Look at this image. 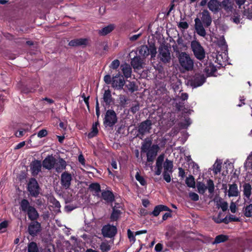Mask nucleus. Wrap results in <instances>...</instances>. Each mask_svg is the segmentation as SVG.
I'll use <instances>...</instances> for the list:
<instances>
[{
	"label": "nucleus",
	"instance_id": "nucleus-1",
	"mask_svg": "<svg viewBox=\"0 0 252 252\" xmlns=\"http://www.w3.org/2000/svg\"><path fill=\"white\" fill-rule=\"evenodd\" d=\"M201 17L200 19L196 18L194 20V28L197 33L201 36L205 37L206 35V32L203 27L202 23L205 26L208 27L212 23V18L209 11L207 10H204L201 13Z\"/></svg>",
	"mask_w": 252,
	"mask_h": 252
},
{
	"label": "nucleus",
	"instance_id": "nucleus-4",
	"mask_svg": "<svg viewBox=\"0 0 252 252\" xmlns=\"http://www.w3.org/2000/svg\"><path fill=\"white\" fill-rule=\"evenodd\" d=\"M191 48L195 57L197 59L201 60L205 58V51L198 41L196 40L191 41Z\"/></svg>",
	"mask_w": 252,
	"mask_h": 252
},
{
	"label": "nucleus",
	"instance_id": "nucleus-48",
	"mask_svg": "<svg viewBox=\"0 0 252 252\" xmlns=\"http://www.w3.org/2000/svg\"><path fill=\"white\" fill-rule=\"evenodd\" d=\"M149 55L151 56V58H155L157 54V49L154 46H150L149 48Z\"/></svg>",
	"mask_w": 252,
	"mask_h": 252
},
{
	"label": "nucleus",
	"instance_id": "nucleus-43",
	"mask_svg": "<svg viewBox=\"0 0 252 252\" xmlns=\"http://www.w3.org/2000/svg\"><path fill=\"white\" fill-rule=\"evenodd\" d=\"M100 248L103 252H106L109 251L111 248L108 242H103L100 246Z\"/></svg>",
	"mask_w": 252,
	"mask_h": 252
},
{
	"label": "nucleus",
	"instance_id": "nucleus-6",
	"mask_svg": "<svg viewBox=\"0 0 252 252\" xmlns=\"http://www.w3.org/2000/svg\"><path fill=\"white\" fill-rule=\"evenodd\" d=\"M117 118L114 111L108 110L107 111L104 120V125L106 126L111 127L117 122Z\"/></svg>",
	"mask_w": 252,
	"mask_h": 252
},
{
	"label": "nucleus",
	"instance_id": "nucleus-51",
	"mask_svg": "<svg viewBox=\"0 0 252 252\" xmlns=\"http://www.w3.org/2000/svg\"><path fill=\"white\" fill-rule=\"evenodd\" d=\"M171 174L170 172H163V179L167 183H169L171 181Z\"/></svg>",
	"mask_w": 252,
	"mask_h": 252
},
{
	"label": "nucleus",
	"instance_id": "nucleus-58",
	"mask_svg": "<svg viewBox=\"0 0 252 252\" xmlns=\"http://www.w3.org/2000/svg\"><path fill=\"white\" fill-rule=\"evenodd\" d=\"M142 35L141 33H139L137 34L133 35L129 37V39L130 41L133 42L134 41L137 40Z\"/></svg>",
	"mask_w": 252,
	"mask_h": 252
},
{
	"label": "nucleus",
	"instance_id": "nucleus-61",
	"mask_svg": "<svg viewBox=\"0 0 252 252\" xmlns=\"http://www.w3.org/2000/svg\"><path fill=\"white\" fill-rule=\"evenodd\" d=\"M163 246L160 243L157 244L155 248V250L157 252H159L161 251L162 250Z\"/></svg>",
	"mask_w": 252,
	"mask_h": 252
},
{
	"label": "nucleus",
	"instance_id": "nucleus-49",
	"mask_svg": "<svg viewBox=\"0 0 252 252\" xmlns=\"http://www.w3.org/2000/svg\"><path fill=\"white\" fill-rule=\"evenodd\" d=\"M151 147L150 142H146L142 146L141 150L142 152L146 153Z\"/></svg>",
	"mask_w": 252,
	"mask_h": 252
},
{
	"label": "nucleus",
	"instance_id": "nucleus-45",
	"mask_svg": "<svg viewBox=\"0 0 252 252\" xmlns=\"http://www.w3.org/2000/svg\"><path fill=\"white\" fill-rule=\"evenodd\" d=\"M120 215V211L117 210H113L111 216V219L112 220H116L119 218Z\"/></svg>",
	"mask_w": 252,
	"mask_h": 252
},
{
	"label": "nucleus",
	"instance_id": "nucleus-36",
	"mask_svg": "<svg viewBox=\"0 0 252 252\" xmlns=\"http://www.w3.org/2000/svg\"><path fill=\"white\" fill-rule=\"evenodd\" d=\"M228 239V237L226 235H219L215 238V241L213 242V244H219L221 242H224L226 241Z\"/></svg>",
	"mask_w": 252,
	"mask_h": 252
},
{
	"label": "nucleus",
	"instance_id": "nucleus-20",
	"mask_svg": "<svg viewBox=\"0 0 252 252\" xmlns=\"http://www.w3.org/2000/svg\"><path fill=\"white\" fill-rule=\"evenodd\" d=\"M101 197L107 202H112L114 200L113 193L109 190H103L101 193Z\"/></svg>",
	"mask_w": 252,
	"mask_h": 252
},
{
	"label": "nucleus",
	"instance_id": "nucleus-31",
	"mask_svg": "<svg viewBox=\"0 0 252 252\" xmlns=\"http://www.w3.org/2000/svg\"><path fill=\"white\" fill-rule=\"evenodd\" d=\"M138 52L140 56L146 57L149 55V47L147 45H142L139 48Z\"/></svg>",
	"mask_w": 252,
	"mask_h": 252
},
{
	"label": "nucleus",
	"instance_id": "nucleus-60",
	"mask_svg": "<svg viewBox=\"0 0 252 252\" xmlns=\"http://www.w3.org/2000/svg\"><path fill=\"white\" fill-rule=\"evenodd\" d=\"M179 27L183 29H187L189 27V25L186 22H181L179 23Z\"/></svg>",
	"mask_w": 252,
	"mask_h": 252
},
{
	"label": "nucleus",
	"instance_id": "nucleus-11",
	"mask_svg": "<svg viewBox=\"0 0 252 252\" xmlns=\"http://www.w3.org/2000/svg\"><path fill=\"white\" fill-rule=\"evenodd\" d=\"M205 78L203 75L196 74L191 81V85L194 88L201 86L205 82Z\"/></svg>",
	"mask_w": 252,
	"mask_h": 252
},
{
	"label": "nucleus",
	"instance_id": "nucleus-62",
	"mask_svg": "<svg viewBox=\"0 0 252 252\" xmlns=\"http://www.w3.org/2000/svg\"><path fill=\"white\" fill-rule=\"evenodd\" d=\"M139 104H137L135 105L134 106H133L131 108V111L133 113H135L137 111H138L139 110Z\"/></svg>",
	"mask_w": 252,
	"mask_h": 252
},
{
	"label": "nucleus",
	"instance_id": "nucleus-63",
	"mask_svg": "<svg viewBox=\"0 0 252 252\" xmlns=\"http://www.w3.org/2000/svg\"><path fill=\"white\" fill-rule=\"evenodd\" d=\"M230 209L231 212L232 213H234L236 212V206L234 202H232L230 204Z\"/></svg>",
	"mask_w": 252,
	"mask_h": 252
},
{
	"label": "nucleus",
	"instance_id": "nucleus-9",
	"mask_svg": "<svg viewBox=\"0 0 252 252\" xmlns=\"http://www.w3.org/2000/svg\"><path fill=\"white\" fill-rule=\"evenodd\" d=\"M72 180V177L70 173L66 171L63 172L61 176L62 186L65 189L69 188Z\"/></svg>",
	"mask_w": 252,
	"mask_h": 252
},
{
	"label": "nucleus",
	"instance_id": "nucleus-16",
	"mask_svg": "<svg viewBox=\"0 0 252 252\" xmlns=\"http://www.w3.org/2000/svg\"><path fill=\"white\" fill-rule=\"evenodd\" d=\"M40 228V224L37 221H33L29 226V232L30 235L34 236L39 231Z\"/></svg>",
	"mask_w": 252,
	"mask_h": 252
},
{
	"label": "nucleus",
	"instance_id": "nucleus-59",
	"mask_svg": "<svg viewBox=\"0 0 252 252\" xmlns=\"http://www.w3.org/2000/svg\"><path fill=\"white\" fill-rule=\"evenodd\" d=\"M127 235L130 241H135V239L133 235V233L130 229L127 230Z\"/></svg>",
	"mask_w": 252,
	"mask_h": 252
},
{
	"label": "nucleus",
	"instance_id": "nucleus-23",
	"mask_svg": "<svg viewBox=\"0 0 252 252\" xmlns=\"http://www.w3.org/2000/svg\"><path fill=\"white\" fill-rule=\"evenodd\" d=\"M221 9L223 8L226 12H231L233 9V4L230 0H223L220 2Z\"/></svg>",
	"mask_w": 252,
	"mask_h": 252
},
{
	"label": "nucleus",
	"instance_id": "nucleus-44",
	"mask_svg": "<svg viewBox=\"0 0 252 252\" xmlns=\"http://www.w3.org/2000/svg\"><path fill=\"white\" fill-rule=\"evenodd\" d=\"M207 189L210 193H212L214 190V184L213 181L211 180H208L207 181Z\"/></svg>",
	"mask_w": 252,
	"mask_h": 252
},
{
	"label": "nucleus",
	"instance_id": "nucleus-52",
	"mask_svg": "<svg viewBox=\"0 0 252 252\" xmlns=\"http://www.w3.org/2000/svg\"><path fill=\"white\" fill-rule=\"evenodd\" d=\"M27 131V130L25 129H20L19 130L17 131L15 133V135L17 137H21L25 134V133Z\"/></svg>",
	"mask_w": 252,
	"mask_h": 252
},
{
	"label": "nucleus",
	"instance_id": "nucleus-32",
	"mask_svg": "<svg viewBox=\"0 0 252 252\" xmlns=\"http://www.w3.org/2000/svg\"><path fill=\"white\" fill-rule=\"evenodd\" d=\"M103 100L106 104H110L112 100V96L110 91L108 89L105 90L103 94Z\"/></svg>",
	"mask_w": 252,
	"mask_h": 252
},
{
	"label": "nucleus",
	"instance_id": "nucleus-56",
	"mask_svg": "<svg viewBox=\"0 0 252 252\" xmlns=\"http://www.w3.org/2000/svg\"><path fill=\"white\" fill-rule=\"evenodd\" d=\"M47 131L46 129H42L37 133V136L39 138H42L46 136L47 135Z\"/></svg>",
	"mask_w": 252,
	"mask_h": 252
},
{
	"label": "nucleus",
	"instance_id": "nucleus-13",
	"mask_svg": "<svg viewBox=\"0 0 252 252\" xmlns=\"http://www.w3.org/2000/svg\"><path fill=\"white\" fill-rule=\"evenodd\" d=\"M159 147L157 145H153L147 153V161H153L157 156Z\"/></svg>",
	"mask_w": 252,
	"mask_h": 252
},
{
	"label": "nucleus",
	"instance_id": "nucleus-42",
	"mask_svg": "<svg viewBox=\"0 0 252 252\" xmlns=\"http://www.w3.org/2000/svg\"><path fill=\"white\" fill-rule=\"evenodd\" d=\"M243 14L247 18L252 20V7L251 8L245 9Z\"/></svg>",
	"mask_w": 252,
	"mask_h": 252
},
{
	"label": "nucleus",
	"instance_id": "nucleus-17",
	"mask_svg": "<svg viewBox=\"0 0 252 252\" xmlns=\"http://www.w3.org/2000/svg\"><path fill=\"white\" fill-rule=\"evenodd\" d=\"M143 60L139 57H134L131 62V64L134 69H139L143 68Z\"/></svg>",
	"mask_w": 252,
	"mask_h": 252
},
{
	"label": "nucleus",
	"instance_id": "nucleus-41",
	"mask_svg": "<svg viewBox=\"0 0 252 252\" xmlns=\"http://www.w3.org/2000/svg\"><path fill=\"white\" fill-rule=\"evenodd\" d=\"M98 133V129L96 127L95 125L93 126L92 127V130L90 132H89L88 134V137L89 138H92L94 136H95Z\"/></svg>",
	"mask_w": 252,
	"mask_h": 252
},
{
	"label": "nucleus",
	"instance_id": "nucleus-57",
	"mask_svg": "<svg viewBox=\"0 0 252 252\" xmlns=\"http://www.w3.org/2000/svg\"><path fill=\"white\" fill-rule=\"evenodd\" d=\"M189 196L191 200L193 201H197L199 200L198 195L194 192H190L189 193Z\"/></svg>",
	"mask_w": 252,
	"mask_h": 252
},
{
	"label": "nucleus",
	"instance_id": "nucleus-19",
	"mask_svg": "<svg viewBox=\"0 0 252 252\" xmlns=\"http://www.w3.org/2000/svg\"><path fill=\"white\" fill-rule=\"evenodd\" d=\"M88 44V40L86 38L75 39L69 42V45L71 46H78L86 45Z\"/></svg>",
	"mask_w": 252,
	"mask_h": 252
},
{
	"label": "nucleus",
	"instance_id": "nucleus-54",
	"mask_svg": "<svg viewBox=\"0 0 252 252\" xmlns=\"http://www.w3.org/2000/svg\"><path fill=\"white\" fill-rule=\"evenodd\" d=\"M8 225V221H4L0 223V232L5 231L6 228Z\"/></svg>",
	"mask_w": 252,
	"mask_h": 252
},
{
	"label": "nucleus",
	"instance_id": "nucleus-35",
	"mask_svg": "<svg viewBox=\"0 0 252 252\" xmlns=\"http://www.w3.org/2000/svg\"><path fill=\"white\" fill-rule=\"evenodd\" d=\"M28 252H38V248L35 243L31 242L29 244Z\"/></svg>",
	"mask_w": 252,
	"mask_h": 252
},
{
	"label": "nucleus",
	"instance_id": "nucleus-14",
	"mask_svg": "<svg viewBox=\"0 0 252 252\" xmlns=\"http://www.w3.org/2000/svg\"><path fill=\"white\" fill-rule=\"evenodd\" d=\"M66 166V161L62 158H59L58 159H56V162L53 169H54L56 172L60 173L65 169Z\"/></svg>",
	"mask_w": 252,
	"mask_h": 252
},
{
	"label": "nucleus",
	"instance_id": "nucleus-34",
	"mask_svg": "<svg viewBox=\"0 0 252 252\" xmlns=\"http://www.w3.org/2000/svg\"><path fill=\"white\" fill-rule=\"evenodd\" d=\"M213 171L215 174L220 173L221 168V161L220 160H217L214 165Z\"/></svg>",
	"mask_w": 252,
	"mask_h": 252
},
{
	"label": "nucleus",
	"instance_id": "nucleus-7",
	"mask_svg": "<svg viewBox=\"0 0 252 252\" xmlns=\"http://www.w3.org/2000/svg\"><path fill=\"white\" fill-rule=\"evenodd\" d=\"M28 189L30 194L34 197L37 196L39 193V188L36 180L31 179L28 185Z\"/></svg>",
	"mask_w": 252,
	"mask_h": 252
},
{
	"label": "nucleus",
	"instance_id": "nucleus-24",
	"mask_svg": "<svg viewBox=\"0 0 252 252\" xmlns=\"http://www.w3.org/2000/svg\"><path fill=\"white\" fill-rule=\"evenodd\" d=\"M115 27V26L114 24H110L101 30H99L98 33L100 35H106L111 32L114 29Z\"/></svg>",
	"mask_w": 252,
	"mask_h": 252
},
{
	"label": "nucleus",
	"instance_id": "nucleus-12",
	"mask_svg": "<svg viewBox=\"0 0 252 252\" xmlns=\"http://www.w3.org/2000/svg\"><path fill=\"white\" fill-rule=\"evenodd\" d=\"M152 123L150 120H146L140 125L139 126V132L142 135L150 132L151 129Z\"/></svg>",
	"mask_w": 252,
	"mask_h": 252
},
{
	"label": "nucleus",
	"instance_id": "nucleus-10",
	"mask_svg": "<svg viewBox=\"0 0 252 252\" xmlns=\"http://www.w3.org/2000/svg\"><path fill=\"white\" fill-rule=\"evenodd\" d=\"M56 159L52 155L48 156L42 161L43 167L48 170L53 169Z\"/></svg>",
	"mask_w": 252,
	"mask_h": 252
},
{
	"label": "nucleus",
	"instance_id": "nucleus-30",
	"mask_svg": "<svg viewBox=\"0 0 252 252\" xmlns=\"http://www.w3.org/2000/svg\"><path fill=\"white\" fill-rule=\"evenodd\" d=\"M20 205L21 210L24 212H27L32 207L27 199H23L20 202Z\"/></svg>",
	"mask_w": 252,
	"mask_h": 252
},
{
	"label": "nucleus",
	"instance_id": "nucleus-21",
	"mask_svg": "<svg viewBox=\"0 0 252 252\" xmlns=\"http://www.w3.org/2000/svg\"><path fill=\"white\" fill-rule=\"evenodd\" d=\"M239 194L238 187L236 184H233L229 185L228 195L231 196H237Z\"/></svg>",
	"mask_w": 252,
	"mask_h": 252
},
{
	"label": "nucleus",
	"instance_id": "nucleus-37",
	"mask_svg": "<svg viewBox=\"0 0 252 252\" xmlns=\"http://www.w3.org/2000/svg\"><path fill=\"white\" fill-rule=\"evenodd\" d=\"M136 180L139 182L140 185L143 186H146L147 185V182L143 177L141 176L139 172H137L135 175Z\"/></svg>",
	"mask_w": 252,
	"mask_h": 252
},
{
	"label": "nucleus",
	"instance_id": "nucleus-29",
	"mask_svg": "<svg viewBox=\"0 0 252 252\" xmlns=\"http://www.w3.org/2000/svg\"><path fill=\"white\" fill-rule=\"evenodd\" d=\"M173 162L172 161L166 159L163 163V172H168L172 173L173 172Z\"/></svg>",
	"mask_w": 252,
	"mask_h": 252
},
{
	"label": "nucleus",
	"instance_id": "nucleus-25",
	"mask_svg": "<svg viewBox=\"0 0 252 252\" xmlns=\"http://www.w3.org/2000/svg\"><path fill=\"white\" fill-rule=\"evenodd\" d=\"M163 211H170L168 207L166 206L159 205L156 206L154 209V211L152 212V214L154 216H158L160 212Z\"/></svg>",
	"mask_w": 252,
	"mask_h": 252
},
{
	"label": "nucleus",
	"instance_id": "nucleus-5",
	"mask_svg": "<svg viewBox=\"0 0 252 252\" xmlns=\"http://www.w3.org/2000/svg\"><path fill=\"white\" fill-rule=\"evenodd\" d=\"M158 58L164 63L170 62L171 57L170 52L168 47L164 45L160 46L158 49Z\"/></svg>",
	"mask_w": 252,
	"mask_h": 252
},
{
	"label": "nucleus",
	"instance_id": "nucleus-39",
	"mask_svg": "<svg viewBox=\"0 0 252 252\" xmlns=\"http://www.w3.org/2000/svg\"><path fill=\"white\" fill-rule=\"evenodd\" d=\"M223 216V213L220 212L217 215V216H213V219L216 222L220 223L224 220Z\"/></svg>",
	"mask_w": 252,
	"mask_h": 252
},
{
	"label": "nucleus",
	"instance_id": "nucleus-50",
	"mask_svg": "<svg viewBox=\"0 0 252 252\" xmlns=\"http://www.w3.org/2000/svg\"><path fill=\"white\" fill-rule=\"evenodd\" d=\"M120 65V62L118 60H114L109 66L110 68L116 69L118 68Z\"/></svg>",
	"mask_w": 252,
	"mask_h": 252
},
{
	"label": "nucleus",
	"instance_id": "nucleus-53",
	"mask_svg": "<svg viewBox=\"0 0 252 252\" xmlns=\"http://www.w3.org/2000/svg\"><path fill=\"white\" fill-rule=\"evenodd\" d=\"M127 89L132 92L136 90L135 84L133 82H129L127 85Z\"/></svg>",
	"mask_w": 252,
	"mask_h": 252
},
{
	"label": "nucleus",
	"instance_id": "nucleus-2",
	"mask_svg": "<svg viewBox=\"0 0 252 252\" xmlns=\"http://www.w3.org/2000/svg\"><path fill=\"white\" fill-rule=\"evenodd\" d=\"M104 81L106 84H111L112 87L117 90L123 89L125 81L123 75L118 73L111 78L110 75L107 74L104 77Z\"/></svg>",
	"mask_w": 252,
	"mask_h": 252
},
{
	"label": "nucleus",
	"instance_id": "nucleus-18",
	"mask_svg": "<svg viewBox=\"0 0 252 252\" xmlns=\"http://www.w3.org/2000/svg\"><path fill=\"white\" fill-rule=\"evenodd\" d=\"M41 169V163L40 161L35 160L31 164V170L33 175H37Z\"/></svg>",
	"mask_w": 252,
	"mask_h": 252
},
{
	"label": "nucleus",
	"instance_id": "nucleus-22",
	"mask_svg": "<svg viewBox=\"0 0 252 252\" xmlns=\"http://www.w3.org/2000/svg\"><path fill=\"white\" fill-rule=\"evenodd\" d=\"M244 168L248 173L252 174V152L248 157L244 163Z\"/></svg>",
	"mask_w": 252,
	"mask_h": 252
},
{
	"label": "nucleus",
	"instance_id": "nucleus-46",
	"mask_svg": "<svg viewBox=\"0 0 252 252\" xmlns=\"http://www.w3.org/2000/svg\"><path fill=\"white\" fill-rule=\"evenodd\" d=\"M164 158V157L163 155H161L158 157L156 161V167H162Z\"/></svg>",
	"mask_w": 252,
	"mask_h": 252
},
{
	"label": "nucleus",
	"instance_id": "nucleus-40",
	"mask_svg": "<svg viewBox=\"0 0 252 252\" xmlns=\"http://www.w3.org/2000/svg\"><path fill=\"white\" fill-rule=\"evenodd\" d=\"M244 214L247 217H251L252 216V204H250L245 207Z\"/></svg>",
	"mask_w": 252,
	"mask_h": 252
},
{
	"label": "nucleus",
	"instance_id": "nucleus-28",
	"mask_svg": "<svg viewBox=\"0 0 252 252\" xmlns=\"http://www.w3.org/2000/svg\"><path fill=\"white\" fill-rule=\"evenodd\" d=\"M243 187L244 195L247 198H249L252 194V188L251 185L249 183H245Z\"/></svg>",
	"mask_w": 252,
	"mask_h": 252
},
{
	"label": "nucleus",
	"instance_id": "nucleus-47",
	"mask_svg": "<svg viewBox=\"0 0 252 252\" xmlns=\"http://www.w3.org/2000/svg\"><path fill=\"white\" fill-rule=\"evenodd\" d=\"M90 188L94 191L96 193H98L100 191V187L98 184H92L90 186Z\"/></svg>",
	"mask_w": 252,
	"mask_h": 252
},
{
	"label": "nucleus",
	"instance_id": "nucleus-8",
	"mask_svg": "<svg viewBox=\"0 0 252 252\" xmlns=\"http://www.w3.org/2000/svg\"><path fill=\"white\" fill-rule=\"evenodd\" d=\"M117 232L116 227L110 224L105 225L102 228V234L105 237L112 238L116 234Z\"/></svg>",
	"mask_w": 252,
	"mask_h": 252
},
{
	"label": "nucleus",
	"instance_id": "nucleus-15",
	"mask_svg": "<svg viewBox=\"0 0 252 252\" xmlns=\"http://www.w3.org/2000/svg\"><path fill=\"white\" fill-rule=\"evenodd\" d=\"M208 7L212 12H217L221 9L220 2L218 0H210L208 3Z\"/></svg>",
	"mask_w": 252,
	"mask_h": 252
},
{
	"label": "nucleus",
	"instance_id": "nucleus-27",
	"mask_svg": "<svg viewBox=\"0 0 252 252\" xmlns=\"http://www.w3.org/2000/svg\"><path fill=\"white\" fill-rule=\"evenodd\" d=\"M29 218L31 220H35L38 217V214L36 209L33 207H32L27 212Z\"/></svg>",
	"mask_w": 252,
	"mask_h": 252
},
{
	"label": "nucleus",
	"instance_id": "nucleus-3",
	"mask_svg": "<svg viewBox=\"0 0 252 252\" xmlns=\"http://www.w3.org/2000/svg\"><path fill=\"white\" fill-rule=\"evenodd\" d=\"M180 65L186 70H190L193 67V62L189 55L186 52H181L178 56Z\"/></svg>",
	"mask_w": 252,
	"mask_h": 252
},
{
	"label": "nucleus",
	"instance_id": "nucleus-26",
	"mask_svg": "<svg viewBox=\"0 0 252 252\" xmlns=\"http://www.w3.org/2000/svg\"><path fill=\"white\" fill-rule=\"evenodd\" d=\"M122 70L124 74V75L126 78H128L131 77V68L130 66L127 64H124L121 66Z\"/></svg>",
	"mask_w": 252,
	"mask_h": 252
},
{
	"label": "nucleus",
	"instance_id": "nucleus-64",
	"mask_svg": "<svg viewBox=\"0 0 252 252\" xmlns=\"http://www.w3.org/2000/svg\"><path fill=\"white\" fill-rule=\"evenodd\" d=\"M185 175V172L182 168H179V176L184 178Z\"/></svg>",
	"mask_w": 252,
	"mask_h": 252
},
{
	"label": "nucleus",
	"instance_id": "nucleus-38",
	"mask_svg": "<svg viewBox=\"0 0 252 252\" xmlns=\"http://www.w3.org/2000/svg\"><path fill=\"white\" fill-rule=\"evenodd\" d=\"M197 188L199 193H204L207 189V187L204 183L198 182L197 184Z\"/></svg>",
	"mask_w": 252,
	"mask_h": 252
},
{
	"label": "nucleus",
	"instance_id": "nucleus-33",
	"mask_svg": "<svg viewBox=\"0 0 252 252\" xmlns=\"http://www.w3.org/2000/svg\"><path fill=\"white\" fill-rule=\"evenodd\" d=\"M186 184L189 187L194 188L195 183L194 177L192 175L187 177L186 179Z\"/></svg>",
	"mask_w": 252,
	"mask_h": 252
},
{
	"label": "nucleus",
	"instance_id": "nucleus-55",
	"mask_svg": "<svg viewBox=\"0 0 252 252\" xmlns=\"http://www.w3.org/2000/svg\"><path fill=\"white\" fill-rule=\"evenodd\" d=\"M219 205L223 211H225L228 208V204L225 201L220 202L219 204Z\"/></svg>",
	"mask_w": 252,
	"mask_h": 252
}]
</instances>
